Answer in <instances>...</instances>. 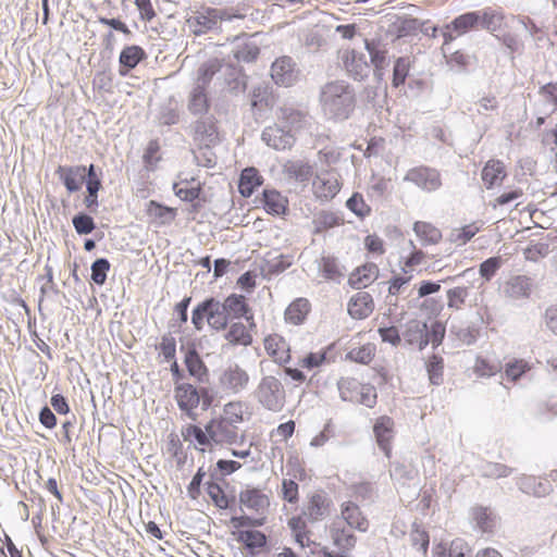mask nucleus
<instances>
[{
  "label": "nucleus",
  "mask_w": 557,
  "mask_h": 557,
  "mask_svg": "<svg viewBox=\"0 0 557 557\" xmlns=\"http://www.w3.org/2000/svg\"><path fill=\"white\" fill-rule=\"evenodd\" d=\"M319 101L325 115L335 120H345L355 109L356 94L347 82L331 81L321 87Z\"/></svg>",
  "instance_id": "obj_1"
},
{
  "label": "nucleus",
  "mask_w": 557,
  "mask_h": 557,
  "mask_svg": "<svg viewBox=\"0 0 557 557\" xmlns=\"http://www.w3.org/2000/svg\"><path fill=\"white\" fill-rule=\"evenodd\" d=\"M223 301L210 297L199 302L191 312V323L197 331L203 330L205 323L214 331H223L230 322Z\"/></svg>",
  "instance_id": "obj_2"
},
{
  "label": "nucleus",
  "mask_w": 557,
  "mask_h": 557,
  "mask_svg": "<svg viewBox=\"0 0 557 557\" xmlns=\"http://www.w3.org/2000/svg\"><path fill=\"white\" fill-rule=\"evenodd\" d=\"M258 401L268 410L277 412L285 404V389L273 375L262 377L255 392Z\"/></svg>",
  "instance_id": "obj_3"
},
{
  "label": "nucleus",
  "mask_w": 557,
  "mask_h": 557,
  "mask_svg": "<svg viewBox=\"0 0 557 557\" xmlns=\"http://www.w3.org/2000/svg\"><path fill=\"white\" fill-rule=\"evenodd\" d=\"M249 374L237 363L227 364L220 373L219 386L228 394H238L249 384Z\"/></svg>",
  "instance_id": "obj_4"
},
{
  "label": "nucleus",
  "mask_w": 557,
  "mask_h": 557,
  "mask_svg": "<svg viewBox=\"0 0 557 557\" xmlns=\"http://www.w3.org/2000/svg\"><path fill=\"white\" fill-rule=\"evenodd\" d=\"M175 398L182 411H185L189 418L195 420L194 410L202 404V409L210 406V400L202 397L199 391L191 384L183 383L175 387Z\"/></svg>",
  "instance_id": "obj_5"
},
{
  "label": "nucleus",
  "mask_w": 557,
  "mask_h": 557,
  "mask_svg": "<svg viewBox=\"0 0 557 557\" xmlns=\"http://www.w3.org/2000/svg\"><path fill=\"white\" fill-rule=\"evenodd\" d=\"M404 181L410 182L425 191H434L442 185L440 172L422 165L410 169L406 173Z\"/></svg>",
  "instance_id": "obj_6"
},
{
  "label": "nucleus",
  "mask_w": 557,
  "mask_h": 557,
  "mask_svg": "<svg viewBox=\"0 0 557 557\" xmlns=\"http://www.w3.org/2000/svg\"><path fill=\"white\" fill-rule=\"evenodd\" d=\"M479 26V17L476 12H467L454 18L450 24H447L442 30L444 38L443 46L449 45L457 37L475 29Z\"/></svg>",
  "instance_id": "obj_7"
},
{
  "label": "nucleus",
  "mask_w": 557,
  "mask_h": 557,
  "mask_svg": "<svg viewBox=\"0 0 557 557\" xmlns=\"http://www.w3.org/2000/svg\"><path fill=\"white\" fill-rule=\"evenodd\" d=\"M207 432L214 444H234L238 438L237 425L221 418L211 420L207 424Z\"/></svg>",
  "instance_id": "obj_8"
},
{
  "label": "nucleus",
  "mask_w": 557,
  "mask_h": 557,
  "mask_svg": "<svg viewBox=\"0 0 557 557\" xmlns=\"http://www.w3.org/2000/svg\"><path fill=\"white\" fill-rule=\"evenodd\" d=\"M534 288L533 278L528 275H512L503 285V294L511 300L527 299Z\"/></svg>",
  "instance_id": "obj_9"
},
{
  "label": "nucleus",
  "mask_w": 557,
  "mask_h": 557,
  "mask_svg": "<svg viewBox=\"0 0 557 557\" xmlns=\"http://www.w3.org/2000/svg\"><path fill=\"white\" fill-rule=\"evenodd\" d=\"M262 140L275 150L290 149L295 144V136L281 124L268 126L262 132Z\"/></svg>",
  "instance_id": "obj_10"
},
{
  "label": "nucleus",
  "mask_w": 557,
  "mask_h": 557,
  "mask_svg": "<svg viewBox=\"0 0 557 557\" xmlns=\"http://www.w3.org/2000/svg\"><path fill=\"white\" fill-rule=\"evenodd\" d=\"M271 77L277 85L286 87L293 85L297 81L298 72L292 58L276 59L271 66Z\"/></svg>",
  "instance_id": "obj_11"
},
{
  "label": "nucleus",
  "mask_w": 557,
  "mask_h": 557,
  "mask_svg": "<svg viewBox=\"0 0 557 557\" xmlns=\"http://www.w3.org/2000/svg\"><path fill=\"white\" fill-rule=\"evenodd\" d=\"M338 174L333 171L320 173L313 181V193L317 198L329 200L339 191Z\"/></svg>",
  "instance_id": "obj_12"
},
{
  "label": "nucleus",
  "mask_w": 557,
  "mask_h": 557,
  "mask_svg": "<svg viewBox=\"0 0 557 557\" xmlns=\"http://www.w3.org/2000/svg\"><path fill=\"white\" fill-rule=\"evenodd\" d=\"M231 320L244 318L250 329H256V322L251 308L247 305L242 295H230L223 301Z\"/></svg>",
  "instance_id": "obj_13"
},
{
  "label": "nucleus",
  "mask_w": 557,
  "mask_h": 557,
  "mask_svg": "<svg viewBox=\"0 0 557 557\" xmlns=\"http://www.w3.org/2000/svg\"><path fill=\"white\" fill-rule=\"evenodd\" d=\"M317 265L319 275L327 282L341 283L346 275L345 267L334 256L322 255Z\"/></svg>",
  "instance_id": "obj_14"
},
{
  "label": "nucleus",
  "mask_w": 557,
  "mask_h": 557,
  "mask_svg": "<svg viewBox=\"0 0 557 557\" xmlns=\"http://www.w3.org/2000/svg\"><path fill=\"white\" fill-rule=\"evenodd\" d=\"M506 177V165L498 159L488 160L481 171L482 183L487 189L499 187Z\"/></svg>",
  "instance_id": "obj_15"
},
{
  "label": "nucleus",
  "mask_w": 557,
  "mask_h": 557,
  "mask_svg": "<svg viewBox=\"0 0 557 557\" xmlns=\"http://www.w3.org/2000/svg\"><path fill=\"white\" fill-rule=\"evenodd\" d=\"M60 180L64 183L66 189L71 193L82 188L87 177V170L83 165L62 166L60 165L55 172Z\"/></svg>",
  "instance_id": "obj_16"
},
{
  "label": "nucleus",
  "mask_w": 557,
  "mask_h": 557,
  "mask_svg": "<svg viewBox=\"0 0 557 557\" xmlns=\"http://www.w3.org/2000/svg\"><path fill=\"white\" fill-rule=\"evenodd\" d=\"M403 336L408 345H418L422 350L429 344L428 325L425 322L412 319L406 323Z\"/></svg>",
  "instance_id": "obj_17"
},
{
  "label": "nucleus",
  "mask_w": 557,
  "mask_h": 557,
  "mask_svg": "<svg viewBox=\"0 0 557 557\" xmlns=\"http://www.w3.org/2000/svg\"><path fill=\"white\" fill-rule=\"evenodd\" d=\"M344 65L347 73L356 81L364 79L370 73V65L367 62L366 55L356 50L345 53Z\"/></svg>",
  "instance_id": "obj_18"
},
{
  "label": "nucleus",
  "mask_w": 557,
  "mask_h": 557,
  "mask_svg": "<svg viewBox=\"0 0 557 557\" xmlns=\"http://www.w3.org/2000/svg\"><path fill=\"white\" fill-rule=\"evenodd\" d=\"M264 348L269 356L278 364H286L290 360V347L278 334H271L264 339Z\"/></svg>",
  "instance_id": "obj_19"
},
{
  "label": "nucleus",
  "mask_w": 557,
  "mask_h": 557,
  "mask_svg": "<svg viewBox=\"0 0 557 557\" xmlns=\"http://www.w3.org/2000/svg\"><path fill=\"white\" fill-rule=\"evenodd\" d=\"M331 499L324 493H314L304 510V515L311 522L324 519L330 512Z\"/></svg>",
  "instance_id": "obj_20"
},
{
  "label": "nucleus",
  "mask_w": 557,
  "mask_h": 557,
  "mask_svg": "<svg viewBox=\"0 0 557 557\" xmlns=\"http://www.w3.org/2000/svg\"><path fill=\"white\" fill-rule=\"evenodd\" d=\"M377 445L386 457L391 456V442L394 437V421L386 416L379 418L373 428Z\"/></svg>",
  "instance_id": "obj_21"
},
{
  "label": "nucleus",
  "mask_w": 557,
  "mask_h": 557,
  "mask_svg": "<svg viewBox=\"0 0 557 557\" xmlns=\"http://www.w3.org/2000/svg\"><path fill=\"white\" fill-rule=\"evenodd\" d=\"M225 330L224 338L228 344L234 346L251 345L252 331H255V329H250L249 324L246 325L240 321H234L231 322Z\"/></svg>",
  "instance_id": "obj_22"
},
{
  "label": "nucleus",
  "mask_w": 557,
  "mask_h": 557,
  "mask_svg": "<svg viewBox=\"0 0 557 557\" xmlns=\"http://www.w3.org/2000/svg\"><path fill=\"white\" fill-rule=\"evenodd\" d=\"M341 517L352 529L366 532L369 529V520L363 516L359 506L352 502L342 504Z\"/></svg>",
  "instance_id": "obj_23"
},
{
  "label": "nucleus",
  "mask_w": 557,
  "mask_h": 557,
  "mask_svg": "<svg viewBox=\"0 0 557 557\" xmlns=\"http://www.w3.org/2000/svg\"><path fill=\"white\" fill-rule=\"evenodd\" d=\"M238 498L242 506L257 513H264L270 505L268 496L257 488L242 491Z\"/></svg>",
  "instance_id": "obj_24"
},
{
  "label": "nucleus",
  "mask_w": 557,
  "mask_h": 557,
  "mask_svg": "<svg viewBox=\"0 0 557 557\" xmlns=\"http://www.w3.org/2000/svg\"><path fill=\"white\" fill-rule=\"evenodd\" d=\"M278 121L284 128L287 127V131L293 134L307 125L308 116L300 110L285 106L280 109Z\"/></svg>",
  "instance_id": "obj_25"
},
{
  "label": "nucleus",
  "mask_w": 557,
  "mask_h": 557,
  "mask_svg": "<svg viewBox=\"0 0 557 557\" xmlns=\"http://www.w3.org/2000/svg\"><path fill=\"white\" fill-rule=\"evenodd\" d=\"M373 299L369 293H357L348 304V313L354 319H366L373 311Z\"/></svg>",
  "instance_id": "obj_26"
},
{
  "label": "nucleus",
  "mask_w": 557,
  "mask_h": 557,
  "mask_svg": "<svg viewBox=\"0 0 557 557\" xmlns=\"http://www.w3.org/2000/svg\"><path fill=\"white\" fill-rule=\"evenodd\" d=\"M220 13L218 9H208L203 13L190 17L187 22L194 34L200 35L215 27L219 22Z\"/></svg>",
  "instance_id": "obj_27"
},
{
  "label": "nucleus",
  "mask_w": 557,
  "mask_h": 557,
  "mask_svg": "<svg viewBox=\"0 0 557 557\" xmlns=\"http://www.w3.org/2000/svg\"><path fill=\"white\" fill-rule=\"evenodd\" d=\"M283 173L289 180L307 183L312 177V166L302 160H288L283 165Z\"/></svg>",
  "instance_id": "obj_28"
},
{
  "label": "nucleus",
  "mask_w": 557,
  "mask_h": 557,
  "mask_svg": "<svg viewBox=\"0 0 557 557\" xmlns=\"http://www.w3.org/2000/svg\"><path fill=\"white\" fill-rule=\"evenodd\" d=\"M262 176L256 168H246L242 171L238 190L244 197H250L255 188L262 184Z\"/></svg>",
  "instance_id": "obj_29"
},
{
  "label": "nucleus",
  "mask_w": 557,
  "mask_h": 557,
  "mask_svg": "<svg viewBox=\"0 0 557 557\" xmlns=\"http://www.w3.org/2000/svg\"><path fill=\"white\" fill-rule=\"evenodd\" d=\"M236 46L233 50L234 58L238 61L251 62L259 54L258 46L246 37H236Z\"/></svg>",
  "instance_id": "obj_30"
},
{
  "label": "nucleus",
  "mask_w": 557,
  "mask_h": 557,
  "mask_svg": "<svg viewBox=\"0 0 557 557\" xmlns=\"http://www.w3.org/2000/svg\"><path fill=\"white\" fill-rule=\"evenodd\" d=\"M188 110L194 115H203L209 110V100L206 89L194 87L188 97Z\"/></svg>",
  "instance_id": "obj_31"
},
{
  "label": "nucleus",
  "mask_w": 557,
  "mask_h": 557,
  "mask_svg": "<svg viewBox=\"0 0 557 557\" xmlns=\"http://www.w3.org/2000/svg\"><path fill=\"white\" fill-rule=\"evenodd\" d=\"M220 69L221 62L218 59H210L203 62L197 71L195 86L206 89L212 77L220 71Z\"/></svg>",
  "instance_id": "obj_32"
},
{
  "label": "nucleus",
  "mask_w": 557,
  "mask_h": 557,
  "mask_svg": "<svg viewBox=\"0 0 557 557\" xmlns=\"http://www.w3.org/2000/svg\"><path fill=\"white\" fill-rule=\"evenodd\" d=\"M310 310V304L305 298L293 301L285 311V320L297 325L300 324Z\"/></svg>",
  "instance_id": "obj_33"
},
{
  "label": "nucleus",
  "mask_w": 557,
  "mask_h": 557,
  "mask_svg": "<svg viewBox=\"0 0 557 557\" xmlns=\"http://www.w3.org/2000/svg\"><path fill=\"white\" fill-rule=\"evenodd\" d=\"M366 49L368 50L371 62L374 65V75L381 79L383 76V70L388 65L386 51L379 48L374 42L366 40Z\"/></svg>",
  "instance_id": "obj_34"
},
{
  "label": "nucleus",
  "mask_w": 557,
  "mask_h": 557,
  "mask_svg": "<svg viewBox=\"0 0 557 557\" xmlns=\"http://www.w3.org/2000/svg\"><path fill=\"white\" fill-rule=\"evenodd\" d=\"M413 231L424 245H435L442 238L441 231L426 222H416Z\"/></svg>",
  "instance_id": "obj_35"
},
{
  "label": "nucleus",
  "mask_w": 557,
  "mask_h": 557,
  "mask_svg": "<svg viewBox=\"0 0 557 557\" xmlns=\"http://www.w3.org/2000/svg\"><path fill=\"white\" fill-rule=\"evenodd\" d=\"M471 548L462 539H456L448 546L440 545L438 557H470Z\"/></svg>",
  "instance_id": "obj_36"
},
{
  "label": "nucleus",
  "mask_w": 557,
  "mask_h": 557,
  "mask_svg": "<svg viewBox=\"0 0 557 557\" xmlns=\"http://www.w3.org/2000/svg\"><path fill=\"white\" fill-rule=\"evenodd\" d=\"M185 363L190 375L200 382L207 379V368L196 350H189L185 356Z\"/></svg>",
  "instance_id": "obj_37"
},
{
  "label": "nucleus",
  "mask_w": 557,
  "mask_h": 557,
  "mask_svg": "<svg viewBox=\"0 0 557 557\" xmlns=\"http://www.w3.org/2000/svg\"><path fill=\"white\" fill-rule=\"evenodd\" d=\"M472 516H473L476 527L482 532H491L496 524L495 515L492 512V510H490L486 507L473 508Z\"/></svg>",
  "instance_id": "obj_38"
},
{
  "label": "nucleus",
  "mask_w": 557,
  "mask_h": 557,
  "mask_svg": "<svg viewBox=\"0 0 557 557\" xmlns=\"http://www.w3.org/2000/svg\"><path fill=\"white\" fill-rule=\"evenodd\" d=\"M361 383L352 377H342L338 383V392L342 400L354 403L357 399Z\"/></svg>",
  "instance_id": "obj_39"
},
{
  "label": "nucleus",
  "mask_w": 557,
  "mask_h": 557,
  "mask_svg": "<svg viewBox=\"0 0 557 557\" xmlns=\"http://www.w3.org/2000/svg\"><path fill=\"white\" fill-rule=\"evenodd\" d=\"M237 540L244 543L250 550L262 548L267 543L265 535L257 530L239 531Z\"/></svg>",
  "instance_id": "obj_40"
},
{
  "label": "nucleus",
  "mask_w": 557,
  "mask_h": 557,
  "mask_svg": "<svg viewBox=\"0 0 557 557\" xmlns=\"http://www.w3.org/2000/svg\"><path fill=\"white\" fill-rule=\"evenodd\" d=\"M480 231L476 223L468 224L462 227H456L449 233L448 239L456 245L467 244Z\"/></svg>",
  "instance_id": "obj_41"
},
{
  "label": "nucleus",
  "mask_w": 557,
  "mask_h": 557,
  "mask_svg": "<svg viewBox=\"0 0 557 557\" xmlns=\"http://www.w3.org/2000/svg\"><path fill=\"white\" fill-rule=\"evenodd\" d=\"M479 471L482 476L499 479L512 473V469L504 463L485 461L480 465Z\"/></svg>",
  "instance_id": "obj_42"
},
{
  "label": "nucleus",
  "mask_w": 557,
  "mask_h": 557,
  "mask_svg": "<svg viewBox=\"0 0 557 557\" xmlns=\"http://www.w3.org/2000/svg\"><path fill=\"white\" fill-rule=\"evenodd\" d=\"M145 52L138 46L125 47L120 54V63L126 69H134L144 58Z\"/></svg>",
  "instance_id": "obj_43"
},
{
  "label": "nucleus",
  "mask_w": 557,
  "mask_h": 557,
  "mask_svg": "<svg viewBox=\"0 0 557 557\" xmlns=\"http://www.w3.org/2000/svg\"><path fill=\"white\" fill-rule=\"evenodd\" d=\"M523 191L520 188H512L504 190L492 202L493 207L497 206H512L518 207L522 203Z\"/></svg>",
  "instance_id": "obj_44"
},
{
  "label": "nucleus",
  "mask_w": 557,
  "mask_h": 557,
  "mask_svg": "<svg viewBox=\"0 0 557 557\" xmlns=\"http://www.w3.org/2000/svg\"><path fill=\"white\" fill-rule=\"evenodd\" d=\"M342 221L343 219H341L333 211H321L320 215L313 219L314 232L320 233L324 230L341 224Z\"/></svg>",
  "instance_id": "obj_45"
},
{
  "label": "nucleus",
  "mask_w": 557,
  "mask_h": 557,
  "mask_svg": "<svg viewBox=\"0 0 557 557\" xmlns=\"http://www.w3.org/2000/svg\"><path fill=\"white\" fill-rule=\"evenodd\" d=\"M87 190H88V195L85 197L84 199V202L86 205L87 208H90L92 207L94 205H96V200H97V193L99 190V187H100V181L97 178L96 174H95V166L91 164L88 169V173H87Z\"/></svg>",
  "instance_id": "obj_46"
},
{
  "label": "nucleus",
  "mask_w": 557,
  "mask_h": 557,
  "mask_svg": "<svg viewBox=\"0 0 557 557\" xmlns=\"http://www.w3.org/2000/svg\"><path fill=\"white\" fill-rule=\"evenodd\" d=\"M332 539L336 546L346 550L351 549L356 544V537L352 533L336 527L332 530Z\"/></svg>",
  "instance_id": "obj_47"
},
{
  "label": "nucleus",
  "mask_w": 557,
  "mask_h": 557,
  "mask_svg": "<svg viewBox=\"0 0 557 557\" xmlns=\"http://www.w3.org/2000/svg\"><path fill=\"white\" fill-rule=\"evenodd\" d=\"M444 361L442 357L433 355L426 362L429 379L432 384L438 385L443 379Z\"/></svg>",
  "instance_id": "obj_48"
},
{
  "label": "nucleus",
  "mask_w": 557,
  "mask_h": 557,
  "mask_svg": "<svg viewBox=\"0 0 557 557\" xmlns=\"http://www.w3.org/2000/svg\"><path fill=\"white\" fill-rule=\"evenodd\" d=\"M244 405L240 401H232L224 406L222 420L235 425L243 421Z\"/></svg>",
  "instance_id": "obj_49"
},
{
  "label": "nucleus",
  "mask_w": 557,
  "mask_h": 557,
  "mask_svg": "<svg viewBox=\"0 0 557 557\" xmlns=\"http://www.w3.org/2000/svg\"><path fill=\"white\" fill-rule=\"evenodd\" d=\"M410 67V61L408 58H398L395 61L393 70V86L398 87L406 81Z\"/></svg>",
  "instance_id": "obj_50"
},
{
  "label": "nucleus",
  "mask_w": 557,
  "mask_h": 557,
  "mask_svg": "<svg viewBox=\"0 0 557 557\" xmlns=\"http://www.w3.org/2000/svg\"><path fill=\"white\" fill-rule=\"evenodd\" d=\"M548 253L549 245L546 243L532 244L523 250L524 259L532 262H537L539 260L545 258Z\"/></svg>",
  "instance_id": "obj_51"
},
{
  "label": "nucleus",
  "mask_w": 557,
  "mask_h": 557,
  "mask_svg": "<svg viewBox=\"0 0 557 557\" xmlns=\"http://www.w3.org/2000/svg\"><path fill=\"white\" fill-rule=\"evenodd\" d=\"M110 270V262L106 258L97 259L91 264V280L97 285H103L107 280V273Z\"/></svg>",
  "instance_id": "obj_52"
},
{
  "label": "nucleus",
  "mask_w": 557,
  "mask_h": 557,
  "mask_svg": "<svg viewBox=\"0 0 557 557\" xmlns=\"http://www.w3.org/2000/svg\"><path fill=\"white\" fill-rule=\"evenodd\" d=\"M174 191L175 195L185 201H193L194 199L198 198L199 196V184H189V183H181V184H174Z\"/></svg>",
  "instance_id": "obj_53"
},
{
  "label": "nucleus",
  "mask_w": 557,
  "mask_h": 557,
  "mask_svg": "<svg viewBox=\"0 0 557 557\" xmlns=\"http://www.w3.org/2000/svg\"><path fill=\"white\" fill-rule=\"evenodd\" d=\"M503 265V259L500 257H491L480 264V275L486 281H491L492 277Z\"/></svg>",
  "instance_id": "obj_54"
},
{
  "label": "nucleus",
  "mask_w": 557,
  "mask_h": 557,
  "mask_svg": "<svg viewBox=\"0 0 557 557\" xmlns=\"http://www.w3.org/2000/svg\"><path fill=\"white\" fill-rule=\"evenodd\" d=\"M469 292L467 287H455L447 290V306L449 308L459 310L465 304Z\"/></svg>",
  "instance_id": "obj_55"
},
{
  "label": "nucleus",
  "mask_w": 557,
  "mask_h": 557,
  "mask_svg": "<svg viewBox=\"0 0 557 557\" xmlns=\"http://www.w3.org/2000/svg\"><path fill=\"white\" fill-rule=\"evenodd\" d=\"M263 197L269 209H286L288 200L275 189H264Z\"/></svg>",
  "instance_id": "obj_56"
},
{
  "label": "nucleus",
  "mask_w": 557,
  "mask_h": 557,
  "mask_svg": "<svg viewBox=\"0 0 557 557\" xmlns=\"http://www.w3.org/2000/svg\"><path fill=\"white\" fill-rule=\"evenodd\" d=\"M500 364L490 362L484 358L478 357L473 367L474 373L479 376H492L500 371Z\"/></svg>",
  "instance_id": "obj_57"
},
{
  "label": "nucleus",
  "mask_w": 557,
  "mask_h": 557,
  "mask_svg": "<svg viewBox=\"0 0 557 557\" xmlns=\"http://www.w3.org/2000/svg\"><path fill=\"white\" fill-rule=\"evenodd\" d=\"M530 370L529 363L523 359H516L506 364L505 374L508 379L517 381L523 373Z\"/></svg>",
  "instance_id": "obj_58"
},
{
  "label": "nucleus",
  "mask_w": 557,
  "mask_h": 557,
  "mask_svg": "<svg viewBox=\"0 0 557 557\" xmlns=\"http://www.w3.org/2000/svg\"><path fill=\"white\" fill-rule=\"evenodd\" d=\"M72 222H73L75 231L79 235L90 234L96 227L92 218L87 214H84V213H79V214L75 215L73 218Z\"/></svg>",
  "instance_id": "obj_59"
},
{
  "label": "nucleus",
  "mask_w": 557,
  "mask_h": 557,
  "mask_svg": "<svg viewBox=\"0 0 557 557\" xmlns=\"http://www.w3.org/2000/svg\"><path fill=\"white\" fill-rule=\"evenodd\" d=\"M476 13L479 17V26L482 28L494 30L497 26H499L502 17L495 11L485 10L483 12Z\"/></svg>",
  "instance_id": "obj_60"
},
{
  "label": "nucleus",
  "mask_w": 557,
  "mask_h": 557,
  "mask_svg": "<svg viewBox=\"0 0 557 557\" xmlns=\"http://www.w3.org/2000/svg\"><path fill=\"white\" fill-rule=\"evenodd\" d=\"M207 493L219 508L225 509L228 507V499L219 484L209 482Z\"/></svg>",
  "instance_id": "obj_61"
},
{
  "label": "nucleus",
  "mask_w": 557,
  "mask_h": 557,
  "mask_svg": "<svg viewBox=\"0 0 557 557\" xmlns=\"http://www.w3.org/2000/svg\"><path fill=\"white\" fill-rule=\"evenodd\" d=\"M183 436L186 441L194 438L199 445L202 446L209 445L211 443L207 429L202 430L197 425L187 426L186 430L183 432Z\"/></svg>",
  "instance_id": "obj_62"
},
{
  "label": "nucleus",
  "mask_w": 557,
  "mask_h": 557,
  "mask_svg": "<svg viewBox=\"0 0 557 557\" xmlns=\"http://www.w3.org/2000/svg\"><path fill=\"white\" fill-rule=\"evenodd\" d=\"M282 497L284 500L296 504L299 499V487L293 479H283Z\"/></svg>",
  "instance_id": "obj_63"
},
{
  "label": "nucleus",
  "mask_w": 557,
  "mask_h": 557,
  "mask_svg": "<svg viewBox=\"0 0 557 557\" xmlns=\"http://www.w3.org/2000/svg\"><path fill=\"white\" fill-rule=\"evenodd\" d=\"M347 358L352 361L367 364L373 358V348L370 345H364L362 347L351 349L347 354Z\"/></svg>",
  "instance_id": "obj_64"
}]
</instances>
